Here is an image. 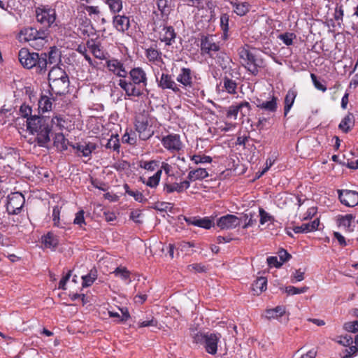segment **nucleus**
Here are the masks:
<instances>
[{"label":"nucleus","instance_id":"obj_1","mask_svg":"<svg viewBox=\"0 0 358 358\" xmlns=\"http://www.w3.org/2000/svg\"><path fill=\"white\" fill-rule=\"evenodd\" d=\"M65 120L62 116H55L52 117L48 116H40L34 115L28 118L26 124L27 130L31 134H36V141L40 147H46L50 142V134L53 130L54 126L62 130L64 127Z\"/></svg>","mask_w":358,"mask_h":358},{"label":"nucleus","instance_id":"obj_2","mask_svg":"<svg viewBox=\"0 0 358 358\" xmlns=\"http://www.w3.org/2000/svg\"><path fill=\"white\" fill-rule=\"evenodd\" d=\"M148 78L145 71L141 67H134L129 72L128 79H120L118 85L125 92L128 96L140 97L146 89Z\"/></svg>","mask_w":358,"mask_h":358},{"label":"nucleus","instance_id":"obj_3","mask_svg":"<svg viewBox=\"0 0 358 358\" xmlns=\"http://www.w3.org/2000/svg\"><path fill=\"white\" fill-rule=\"evenodd\" d=\"M18 59L22 66L27 69H34L39 75L47 71V54L30 52L27 48H22L18 52Z\"/></svg>","mask_w":358,"mask_h":358},{"label":"nucleus","instance_id":"obj_4","mask_svg":"<svg viewBox=\"0 0 358 358\" xmlns=\"http://www.w3.org/2000/svg\"><path fill=\"white\" fill-rule=\"evenodd\" d=\"M35 14L36 21L43 25L45 28H50L52 26H57L55 23L57 19L56 10L49 5H40L35 8Z\"/></svg>","mask_w":358,"mask_h":358},{"label":"nucleus","instance_id":"obj_5","mask_svg":"<svg viewBox=\"0 0 358 358\" xmlns=\"http://www.w3.org/2000/svg\"><path fill=\"white\" fill-rule=\"evenodd\" d=\"M220 334H201L197 333L193 337L194 342L204 345L206 352L215 355L217 350V343L220 338Z\"/></svg>","mask_w":358,"mask_h":358},{"label":"nucleus","instance_id":"obj_6","mask_svg":"<svg viewBox=\"0 0 358 358\" xmlns=\"http://www.w3.org/2000/svg\"><path fill=\"white\" fill-rule=\"evenodd\" d=\"M25 203L24 195L18 192H12L7 196L6 211L9 215L20 213Z\"/></svg>","mask_w":358,"mask_h":358},{"label":"nucleus","instance_id":"obj_7","mask_svg":"<svg viewBox=\"0 0 358 358\" xmlns=\"http://www.w3.org/2000/svg\"><path fill=\"white\" fill-rule=\"evenodd\" d=\"M134 125L140 139L143 141L149 139L154 134L151 127L149 126L148 117L144 114L136 116Z\"/></svg>","mask_w":358,"mask_h":358},{"label":"nucleus","instance_id":"obj_8","mask_svg":"<svg viewBox=\"0 0 358 358\" xmlns=\"http://www.w3.org/2000/svg\"><path fill=\"white\" fill-rule=\"evenodd\" d=\"M200 48L202 55H208L210 57H213V53L219 52L220 45L213 41L212 36L202 35Z\"/></svg>","mask_w":358,"mask_h":358},{"label":"nucleus","instance_id":"obj_9","mask_svg":"<svg viewBox=\"0 0 358 358\" xmlns=\"http://www.w3.org/2000/svg\"><path fill=\"white\" fill-rule=\"evenodd\" d=\"M338 199L341 203L348 207L358 205V192L349 189H338Z\"/></svg>","mask_w":358,"mask_h":358},{"label":"nucleus","instance_id":"obj_10","mask_svg":"<svg viewBox=\"0 0 358 358\" xmlns=\"http://www.w3.org/2000/svg\"><path fill=\"white\" fill-rule=\"evenodd\" d=\"M157 85L163 90H171L175 94H181L179 85L174 81L172 76L168 73H162L159 79H157Z\"/></svg>","mask_w":358,"mask_h":358},{"label":"nucleus","instance_id":"obj_11","mask_svg":"<svg viewBox=\"0 0 358 358\" xmlns=\"http://www.w3.org/2000/svg\"><path fill=\"white\" fill-rule=\"evenodd\" d=\"M69 85L70 81L69 76L49 83L51 96L53 94L62 96L67 94L69 92Z\"/></svg>","mask_w":358,"mask_h":358},{"label":"nucleus","instance_id":"obj_12","mask_svg":"<svg viewBox=\"0 0 358 358\" xmlns=\"http://www.w3.org/2000/svg\"><path fill=\"white\" fill-rule=\"evenodd\" d=\"M216 224L220 229H232L240 225V219L231 214L220 217L217 220Z\"/></svg>","mask_w":358,"mask_h":358},{"label":"nucleus","instance_id":"obj_13","mask_svg":"<svg viewBox=\"0 0 358 358\" xmlns=\"http://www.w3.org/2000/svg\"><path fill=\"white\" fill-rule=\"evenodd\" d=\"M163 146L169 151H179L182 148L180 136L175 134H169L162 139Z\"/></svg>","mask_w":358,"mask_h":358},{"label":"nucleus","instance_id":"obj_14","mask_svg":"<svg viewBox=\"0 0 358 358\" xmlns=\"http://www.w3.org/2000/svg\"><path fill=\"white\" fill-rule=\"evenodd\" d=\"M189 186L190 182L189 180H184L178 183L171 182L169 181V178H167L164 182L163 191L167 194H171L174 192L181 193L187 189Z\"/></svg>","mask_w":358,"mask_h":358},{"label":"nucleus","instance_id":"obj_15","mask_svg":"<svg viewBox=\"0 0 358 358\" xmlns=\"http://www.w3.org/2000/svg\"><path fill=\"white\" fill-rule=\"evenodd\" d=\"M106 66L110 71L117 76L123 78V79L127 77L128 72L125 69L124 63L121 61L116 59H109L106 62Z\"/></svg>","mask_w":358,"mask_h":358},{"label":"nucleus","instance_id":"obj_16","mask_svg":"<svg viewBox=\"0 0 358 358\" xmlns=\"http://www.w3.org/2000/svg\"><path fill=\"white\" fill-rule=\"evenodd\" d=\"M77 11L80 17H83V15H86L87 13L89 17L92 18L94 20H98L101 15V10L99 6H88L83 3H81L78 6Z\"/></svg>","mask_w":358,"mask_h":358},{"label":"nucleus","instance_id":"obj_17","mask_svg":"<svg viewBox=\"0 0 358 358\" xmlns=\"http://www.w3.org/2000/svg\"><path fill=\"white\" fill-rule=\"evenodd\" d=\"M193 71L189 68L182 67L176 77V80L185 87H192L193 86Z\"/></svg>","mask_w":358,"mask_h":358},{"label":"nucleus","instance_id":"obj_18","mask_svg":"<svg viewBox=\"0 0 358 358\" xmlns=\"http://www.w3.org/2000/svg\"><path fill=\"white\" fill-rule=\"evenodd\" d=\"M113 24L118 31L124 33L130 27V19L124 15H115L113 17Z\"/></svg>","mask_w":358,"mask_h":358},{"label":"nucleus","instance_id":"obj_19","mask_svg":"<svg viewBox=\"0 0 358 358\" xmlns=\"http://www.w3.org/2000/svg\"><path fill=\"white\" fill-rule=\"evenodd\" d=\"M355 219V216L352 214H346L345 215H339L336 217V223L338 227H343L345 230L348 232L354 231L355 227L353 224V222Z\"/></svg>","mask_w":358,"mask_h":358},{"label":"nucleus","instance_id":"obj_20","mask_svg":"<svg viewBox=\"0 0 358 358\" xmlns=\"http://www.w3.org/2000/svg\"><path fill=\"white\" fill-rule=\"evenodd\" d=\"M278 98L275 96L273 92L272 94L269 96L268 100L264 101L262 103V107L261 110L266 112L267 113H275L278 108Z\"/></svg>","mask_w":358,"mask_h":358},{"label":"nucleus","instance_id":"obj_21","mask_svg":"<svg viewBox=\"0 0 358 358\" xmlns=\"http://www.w3.org/2000/svg\"><path fill=\"white\" fill-rule=\"evenodd\" d=\"M319 225L320 220L317 218L311 222L303 223L301 226L294 227L292 229L296 234L308 233L318 229Z\"/></svg>","mask_w":358,"mask_h":358},{"label":"nucleus","instance_id":"obj_22","mask_svg":"<svg viewBox=\"0 0 358 358\" xmlns=\"http://www.w3.org/2000/svg\"><path fill=\"white\" fill-rule=\"evenodd\" d=\"M42 243L45 248L55 250L59 245L58 236L51 231L48 232L41 238Z\"/></svg>","mask_w":358,"mask_h":358},{"label":"nucleus","instance_id":"obj_23","mask_svg":"<svg viewBox=\"0 0 358 358\" xmlns=\"http://www.w3.org/2000/svg\"><path fill=\"white\" fill-rule=\"evenodd\" d=\"M297 92L296 90L291 88L289 89L287 94L285 95V100H284V116L286 117L289 112L290 109L292 108L294 100L296 97Z\"/></svg>","mask_w":358,"mask_h":358},{"label":"nucleus","instance_id":"obj_24","mask_svg":"<svg viewBox=\"0 0 358 358\" xmlns=\"http://www.w3.org/2000/svg\"><path fill=\"white\" fill-rule=\"evenodd\" d=\"M243 66L252 76H257L259 73L258 69L259 67V64H258L257 59L254 54H250Z\"/></svg>","mask_w":358,"mask_h":358},{"label":"nucleus","instance_id":"obj_25","mask_svg":"<svg viewBox=\"0 0 358 358\" xmlns=\"http://www.w3.org/2000/svg\"><path fill=\"white\" fill-rule=\"evenodd\" d=\"M215 58L217 64L225 73L231 69L230 63L231 62V59L226 53L217 52Z\"/></svg>","mask_w":358,"mask_h":358},{"label":"nucleus","instance_id":"obj_26","mask_svg":"<svg viewBox=\"0 0 358 358\" xmlns=\"http://www.w3.org/2000/svg\"><path fill=\"white\" fill-rule=\"evenodd\" d=\"M46 54L48 64L57 66L61 62V51L56 46L50 47L49 52Z\"/></svg>","mask_w":358,"mask_h":358},{"label":"nucleus","instance_id":"obj_27","mask_svg":"<svg viewBox=\"0 0 358 358\" xmlns=\"http://www.w3.org/2000/svg\"><path fill=\"white\" fill-rule=\"evenodd\" d=\"M48 29L49 28H45L43 27L38 30L36 29V49H39L43 47L44 43L47 41L46 38L49 35Z\"/></svg>","mask_w":358,"mask_h":358},{"label":"nucleus","instance_id":"obj_28","mask_svg":"<svg viewBox=\"0 0 358 358\" xmlns=\"http://www.w3.org/2000/svg\"><path fill=\"white\" fill-rule=\"evenodd\" d=\"M86 45L96 58L99 59H104L106 58L105 53L101 48L100 43H96L93 40H91L87 41Z\"/></svg>","mask_w":358,"mask_h":358},{"label":"nucleus","instance_id":"obj_29","mask_svg":"<svg viewBox=\"0 0 358 358\" xmlns=\"http://www.w3.org/2000/svg\"><path fill=\"white\" fill-rule=\"evenodd\" d=\"M163 31L164 33L161 35L160 40L164 42L166 45H171L174 42L176 36L174 29L170 26L164 27Z\"/></svg>","mask_w":358,"mask_h":358},{"label":"nucleus","instance_id":"obj_30","mask_svg":"<svg viewBox=\"0 0 358 358\" xmlns=\"http://www.w3.org/2000/svg\"><path fill=\"white\" fill-rule=\"evenodd\" d=\"M267 280L264 277L257 278L252 284V290L255 295H259L266 289Z\"/></svg>","mask_w":358,"mask_h":358},{"label":"nucleus","instance_id":"obj_31","mask_svg":"<svg viewBox=\"0 0 358 358\" xmlns=\"http://www.w3.org/2000/svg\"><path fill=\"white\" fill-rule=\"evenodd\" d=\"M68 74L58 66H53L48 73V82L49 83L61 80L63 78L68 77Z\"/></svg>","mask_w":358,"mask_h":358},{"label":"nucleus","instance_id":"obj_32","mask_svg":"<svg viewBox=\"0 0 358 358\" xmlns=\"http://www.w3.org/2000/svg\"><path fill=\"white\" fill-rule=\"evenodd\" d=\"M354 126V115L352 113H349L344 118L341 120L338 125V128L342 130L344 133H348Z\"/></svg>","mask_w":358,"mask_h":358},{"label":"nucleus","instance_id":"obj_33","mask_svg":"<svg viewBox=\"0 0 358 358\" xmlns=\"http://www.w3.org/2000/svg\"><path fill=\"white\" fill-rule=\"evenodd\" d=\"M208 176L209 174L206 169L198 168L189 172L187 179L189 181H195L196 180H203Z\"/></svg>","mask_w":358,"mask_h":358},{"label":"nucleus","instance_id":"obj_34","mask_svg":"<svg viewBox=\"0 0 358 358\" xmlns=\"http://www.w3.org/2000/svg\"><path fill=\"white\" fill-rule=\"evenodd\" d=\"M36 28L29 27L22 29L20 31V35L24 36V39L26 41H31V45L36 48Z\"/></svg>","mask_w":358,"mask_h":358},{"label":"nucleus","instance_id":"obj_35","mask_svg":"<svg viewBox=\"0 0 358 358\" xmlns=\"http://www.w3.org/2000/svg\"><path fill=\"white\" fill-rule=\"evenodd\" d=\"M234 13L239 16L245 15L250 10V4L248 2H234L231 1Z\"/></svg>","mask_w":358,"mask_h":358},{"label":"nucleus","instance_id":"obj_36","mask_svg":"<svg viewBox=\"0 0 358 358\" xmlns=\"http://www.w3.org/2000/svg\"><path fill=\"white\" fill-rule=\"evenodd\" d=\"M145 56L147 59L152 62L162 61V52L155 47H150L145 50Z\"/></svg>","mask_w":358,"mask_h":358},{"label":"nucleus","instance_id":"obj_37","mask_svg":"<svg viewBox=\"0 0 358 358\" xmlns=\"http://www.w3.org/2000/svg\"><path fill=\"white\" fill-rule=\"evenodd\" d=\"M68 140L64 137L62 133H57L54 137V145L61 150H66L68 149Z\"/></svg>","mask_w":358,"mask_h":358},{"label":"nucleus","instance_id":"obj_38","mask_svg":"<svg viewBox=\"0 0 358 358\" xmlns=\"http://www.w3.org/2000/svg\"><path fill=\"white\" fill-rule=\"evenodd\" d=\"M285 313V307L283 306H278L273 309H268L266 311V317L268 320L278 318L282 316Z\"/></svg>","mask_w":358,"mask_h":358},{"label":"nucleus","instance_id":"obj_39","mask_svg":"<svg viewBox=\"0 0 358 358\" xmlns=\"http://www.w3.org/2000/svg\"><path fill=\"white\" fill-rule=\"evenodd\" d=\"M52 100L55 101V99L47 96H41L38 101V108L43 112L51 110L52 105Z\"/></svg>","mask_w":358,"mask_h":358},{"label":"nucleus","instance_id":"obj_40","mask_svg":"<svg viewBox=\"0 0 358 358\" xmlns=\"http://www.w3.org/2000/svg\"><path fill=\"white\" fill-rule=\"evenodd\" d=\"M104 3L113 14H117L122 10V0H104Z\"/></svg>","mask_w":358,"mask_h":358},{"label":"nucleus","instance_id":"obj_41","mask_svg":"<svg viewBox=\"0 0 358 358\" xmlns=\"http://www.w3.org/2000/svg\"><path fill=\"white\" fill-rule=\"evenodd\" d=\"M223 87L229 94H234L236 93L237 83L235 80L225 76L223 78Z\"/></svg>","mask_w":358,"mask_h":358},{"label":"nucleus","instance_id":"obj_42","mask_svg":"<svg viewBox=\"0 0 358 358\" xmlns=\"http://www.w3.org/2000/svg\"><path fill=\"white\" fill-rule=\"evenodd\" d=\"M229 16L227 13H223L220 16V27L221 29L223 31V38L227 39L228 38V32H229Z\"/></svg>","mask_w":358,"mask_h":358},{"label":"nucleus","instance_id":"obj_43","mask_svg":"<svg viewBox=\"0 0 358 358\" xmlns=\"http://www.w3.org/2000/svg\"><path fill=\"white\" fill-rule=\"evenodd\" d=\"M107 149H113L114 151L117 152H120V140L118 135H111L110 138L108 140L107 143L105 145Z\"/></svg>","mask_w":358,"mask_h":358},{"label":"nucleus","instance_id":"obj_44","mask_svg":"<svg viewBox=\"0 0 358 358\" xmlns=\"http://www.w3.org/2000/svg\"><path fill=\"white\" fill-rule=\"evenodd\" d=\"M97 148L96 143L92 142H85L81 148V155L83 157H90L91 156L93 151H94Z\"/></svg>","mask_w":358,"mask_h":358},{"label":"nucleus","instance_id":"obj_45","mask_svg":"<svg viewBox=\"0 0 358 358\" xmlns=\"http://www.w3.org/2000/svg\"><path fill=\"white\" fill-rule=\"evenodd\" d=\"M162 176V170H157V171L152 176L148 178L145 182V185L151 188H156L159 183Z\"/></svg>","mask_w":358,"mask_h":358},{"label":"nucleus","instance_id":"obj_46","mask_svg":"<svg viewBox=\"0 0 358 358\" xmlns=\"http://www.w3.org/2000/svg\"><path fill=\"white\" fill-rule=\"evenodd\" d=\"M192 225L209 229L213 226V220L208 217L203 218H198L192 222Z\"/></svg>","mask_w":358,"mask_h":358},{"label":"nucleus","instance_id":"obj_47","mask_svg":"<svg viewBox=\"0 0 358 358\" xmlns=\"http://www.w3.org/2000/svg\"><path fill=\"white\" fill-rule=\"evenodd\" d=\"M139 166L147 171H153L159 166V162L157 160L141 161Z\"/></svg>","mask_w":358,"mask_h":358},{"label":"nucleus","instance_id":"obj_48","mask_svg":"<svg viewBox=\"0 0 358 358\" xmlns=\"http://www.w3.org/2000/svg\"><path fill=\"white\" fill-rule=\"evenodd\" d=\"M343 15L344 10L343 5L341 3H336L334 13V18L336 22H338V24L339 25H341V24L343 23Z\"/></svg>","mask_w":358,"mask_h":358},{"label":"nucleus","instance_id":"obj_49","mask_svg":"<svg viewBox=\"0 0 358 358\" xmlns=\"http://www.w3.org/2000/svg\"><path fill=\"white\" fill-rule=\"evenodd\" d=\"M94 273H96V271ZM96 278H97V275H96V273H93L92 271H91L89 274L83 275L82 277V279H83L82 286L83 287H88L91 286L94 283V282L95 281Z\"/></svg>","mask_w":358,"mask_h":358},{"label":"nucleus","instance_id":"obj_50","mask_svg":"<svg viewBox=\"0 0 358 358\" xmlns=\"http://www.w3.org/2000/svg\"><path fill=\"white\" fill-rule=\"evenodd\" d=\"M259 213L260 216L259 222L261 224H264L267 222L273 223L275 221L274 217L271 215L262 208H259Z\"/></svg>","mask_w":358,"mask_h":358},{"label":"nucleus","instance_id":"obj_51","mask_svg":"<svg viewBox=\"0 0 358 358\" xmlns=\"http://www.w3.org/2000/svg\"><path fill=\"white\" fill-rule=\"evenodd\" d=\"M337 343L341 345L348 347L353 343V340L351 336L345 335V336H337L334 339Z\"/></svg>","mask_w":358,"mask_h":358},{"label":"nucleus","instance_id":"obj_52","mask_svg":"<svg viewBox=\"0 0 358 358\" xmlns=\"http://www.w3.org/2000/svg\"><path fill=\"white\" fill-rule=\"evenodd\" d=\"M19 113L22 117L27 119L26 123L28 122V118L33 116L31 108L25 103L20 107Z\"/></svg>","mask_w":358,"mask_h":358},{"label":"nucleus","instance_id":"obj_53","mask_svg":"<svg viewBox=\"0 0 358 358\" xmlns=\"http://www.w3.org/2000/svg\"><path fill=\"white\" fill-rule=\"evenodd\" d=\"M296 36L293 33L286 32L280 34L278 38L280 39L286 45H291L293 43V39Z\"/></svg>","mask_w":358,"mask_h":358},{"label":"nucleus","instance_id":"obj_54","mask_svg":"<svg viewBox=\"0 0 358 358\" xmlns=\"http://www.w3.org/2000/svg\"><path fill=\"white\" fill-rule=\"evenodd\" d=\"M238 107L240 108V113L243 117L250 115L252 107L249 102L245 101H242L238 103Z\"/></svg>","mask_w":358,"mask_h":358},{"label":"nucleus","instance_id":"obj_55","mask_svg":"<svg viewBox=\"0 0 358 358\" xmlns=\"http://www.w3.org/2000/svg\"><path fill=\"white\" fill-rule=\"evenodd\" d=\"M308 287L306 286L301 288H298L294 286H288L285 287V292L288 295H294L304 293L308 290Z\"/></svg>","mask_w":358,"mask_h":358},{"label":"nucleus","instance_id":"obj_56","mask_svg":"<svg viewBox=\"0 0 358 358\" xmlns=\"http://www.w3.org/2000/svg\"><path fill=\"white\" fill-rule=\"evenodd\" d=\"M114 273L116 276L120 277L122 280H127L130 278V272L126 267H117Z\"/></svg>","mask_w":358,"mask_h":358},{"label":"nucleus","instance_id":"obj_57","mask_svg":"<svg viewBox=\"0 0 358 358\" xmlns=\"http://www.w3.org/2000/svg\"><path fill=\"white\" fill-rule=\"evenodd\" d=\"M191 159L194 162L195 164H198L199 163H211L213 159L212 157L207 155H194L191 157Z\"/></svg>","mask_w":358,"mask_h":358},{"label":"nucleus","instance_id":"obj_58","mask_svg":"<svg viewBox=\"0 0 358 358\" xmlns=\"http://www.w3.org/2000/svg\"><path fill=\"white\" fill-rule=\"evenodd\" d=\"M87 47H85V45H79L78 46V48H76V51L78 52H79L80 54H81L84 58L85 59L86 61H87L88 64L90 65V66H92L93 65V62H92V58L90 57V56L87 54Z\"/></svg>","mask_w":358,"mask_h":358},{"label":"nucleus","instance_id":"obj_59","mask_svg":"<svg viewBox=\"0 0 358 358\" xmlns=\"http://www.w3.org/2000/svg\"><path fill=\"white\" fill-rule=\"evenodd\" d=\"M127 194L134 197L135 201L139 203H145L148 201L147 199L145 198L143 194L138 190L127 191Z\"/></svg>","mask_w":358,"mask_h":358},{"label":"nucleus","instance_id":"obj_60","mask_svg":"<svg viewBox=\"0 0 358 358\" xmlns=\"http://www.w3.org/2000/svg\"><path fill=\"white\" fill-rule=\"evenodd\" d=\"M343 329L351 333L358 332V321L347 322L343 324Z\"/></svg>","mask_w":358,"mask_h":358},{"label":"nucleus","instance_id":"obj_61","mask_svg":"<svg viewBox=\"0 0 358 358\" xmlns=\"http://www.w3.org/2000/svg\"><path fill=\"white\" fill-rule=\"evenodd\" d=\"M240 108L238 107V104L232 105L229 107V109L227 112V117H234V120L236 119L238 113L240 112Z\"/></svg>","mask_w":358,"mask_h":358},{"label":"nucleus","instance_id":"obj_62","mask_svg":"<svg viewBox=\"0 0 358 358\" xmlns=\"http://www.w3.org/2000/svg\"><path fill=\"white\" fill-rule=\"evenodd\" d=\"M310 78H311L313 83L316 89L321 90L323 92H324L327 90V87L324 85L322 84L317 80V77L315 74L310 73Z\"/></svg>","mask_w":358,"mask_h":358},{"label":"nucleus","instance_id":"obj_63","mask_svg":"<svg viewBox=\"0 0 358 358\" xmlns=\"http://www.w3.org/2000/svg\"><path fill=\"white\" fill-rule=\"evenodd\" d=\"M61 207L55 206L52 210V220L54 225L59 227V215H60Z\"/></svg>","mask_w":358,"mask_h":358},{"label":"nucleus","instance_id":"obj_64","mask_svg":"<svg viewBox=\"0 0 358 358\" xmlns=\"http://www.w3.org/2000/svg\"><path fill=\"white\" fill-rule=\"evenodd\" d=\"M71 272L72 271L69 270L68 273L62 278L58 285V289L62 290L66 289V285L68 280H69L70 277L71 276Z\"/></svg>","mask_w":358,"mask_h":358}]
</instances>
